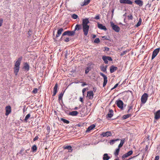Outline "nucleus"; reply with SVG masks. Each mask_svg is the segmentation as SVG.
<instances>
[{"label": "nucleus", "instance_id": "nucleus-1", "mask_svg": "<svg viewBox=\"0 0 160 160\" xmlns=\"http://www.w3.org/2000/svg\"><path fill=\"white\" fill-rule=\"evenodd\" d=\"M89 23V19L88 18L83 19L82 20V24H77L75 27L74 31H79L82 28L84 32V35L87 36L88 34L89 28V26L88 24Z\"/></svg>", "mask_w": 160, "mask_h": 160}, {"label": "nucleus", "instance_id": "nucleus-2", "mask_svg": "<svg viewBox=\"0 0 160 160\" xmlns=\"http://www.w3.org/2000/svg\"><path fill=\"white\" fill-rule=\"evenodd\" d=\"M75 32L74 31H67L63 32L62 35V37L60 38V40H62L63 38V36L68 35V36H73L74 35Z\"/></svg>", "mask_w": 160, "mask_h": 160}, {"label": "nucleus", "instance_id": "nucleus-3", "mask_svg": "<svg viewBox=\"0 0 160 160\" xmlns=\"http://www.w3.org/2000/svg\"><path fill=\"white\" fill-rule=\"evenodd\" d=\"M110 23L111 26L112 27L113 30L117 32H119L120 30V28L116 24H115L114 23L112 22H111Z\"/></svg>", "mask_w": 160, "mask_h": 160}, {"label": "nucleus", "instance_id": "nucleus-4", "mask_svg": "<svg viewBox=\"0 0 160 160\" xmlns=\"http://www.w3.org/2000/svg\"><path fill=\"white\" fill-rule=\"evenodd\" d=\"M148 97V94L146 93H144L142 96L141 100L142 103H145L147 102Z\"/></svg>", "mask_w": 160, "mask_h": 160}, {"label": "nucleus", "instance_id": "nucleus-5", "mask_svg": "<svg viewBox=\"0 0 160 160\" xmlns=\"http://www.w3.org/2000/svg\"><path fill=\"white\" fill-rule=\"evenodd\" d=\"M102 59L103 60L104 62L106 64L108 63V61H112V59L111 57L106 56H102Z\"/></svg>", "mask_w": 160, "mask_h": 160}, {"label": "nucleus", "instance_id": "nucleus-6", "mask_svg": "<svg viewBox=\"0 0 160 160\" xmlns=\"http://www.w3.org/2000/svg\"><path fill=\"white\" fill-rule=\"evenodd\" d=\"M115 104L117 106L122 110L123 109V103L121 100L118 99L116 101Z\"/></svg>", "mask_w": 160, "mask_h": 160}, {"label": "nucleus", "instance_id": "nucleus-7", "mask_svg": "<svg viewBox=\"0 0 160 160\" xmlns=\"http://www.w3.org/2000/svg\"><path fill=\"white\" fill-rule=\"evenodd\" d=\"M159 50L160 48H158L155 49L153 51L152 56V60L153 59L156 57L159 52Z\"/></svg>", "mask_w": 160, "mask_h": 160}, {"label": "nucleus", "instance_id": "nucleus-8", "mask_svg": "<svg viewBox=\"0 0 160 160\" xmlns=\"http://www.w3.org/2000/svg\"><path fill=\"white\" fill-rule=\"evenodd\" d=\"M112 135V133L110 131H107L106 132H103L101 134V136L102 137H105L110 136Z\"/></svg>", "mask_w": 160, "mask_h": 160}, {"label": "nucleus", "instance_id": "nucleus-9", "mask_svg": "<svg viewBox=\"0 0 160 160\" xmlns=\"http://www.w3.org/2000/svg\"><path fill=\"white\" fill-rule=\"evenodd\" d=\"M119 2L121 4H126L132 5V2L130 0H119Z\"/></svg>", "mask_w": 160, "mask_h": 160}, {"label": "nucleus", "instance_id": "nucleus-10", "mask_svg": "<svg viewBox=\"0 0 160 160\" xmlns=\"http://www.w3.org/2000/svg\"><path fill=\"white\" fill-rule=\"evenodd\" d=\"M6 113L5 115L8 116L11 112V107L9 106H7L5 108Z\"/></svg>", "mask_w": 160, "mask_h": 160}, {"label": "nucleus", "instance_id": "nucleus-11", "mask_svg": "<svg viewBox=\"0 0 160 160\" xmlns=\"http://www.w3.org/2000/svg\"><path fill=\"white\" fill-rule=\"evenodd\" d=\"M94 93L93 91H90L87 92V97L89 99H92L93 98Z\"/></svg>", "mask_w": 160, "mask_h": 160}, {"label": "nucleus", "instance_id": "nucleus-12", "mask_svg": "<svg viewBox=\"0 0 160 160\" xmlns=\"http://www.w3.org/2000/svg\"><path fill=\"white\" fill-rule=\"evenodd\" d=\"M22 59V57H21L18 58V60L16 62L14 66L16 67H20L21 61Z\"/></svg>", "mask_w": 160, "mask_h": 160}, {"label": "nucleus", "instance_id": "nucleus-13", "mask_svg": "<svg viewBox=\"0 0 160 160\" xmlns=\"http://www.w3.org/2000/svg\"><path fill=\"white\" fill-rule=\"evenodd\" d=\"M63 148L64 149H68L69 152H72L73 150V149L70 145H64L63 146Z\"/></svg>", "mask_w": 160, "mask_h": 160}, {"label": "nucleus", "instance_id": "nucleus-14", "mask_svg": "<svg viewBox=\"0 0 160 160\" xmlns=\"http://www.w3.org/2000/svg\"><path fill=\"white\" fill-rule=\"evenodd\" d=\"M135 3L138 5L139 7H141L143 4V1L141 0H135L134 1Z\"/></svg>", "mask_w": 160, "mask_h": 160}, {"label": "nucleus", "instance_id": "nucleus-15", "mask_svg": "<svg viewBox=\"0 0 160 160\" xmlns=\"http://www.w3.org/2000/svg\"><path fill=\"white\" fill-rule=\"evenodd\" d=\"M98 27L101 30H103L105 31L107 30V29L105 26H103L102 24L99 23L98 22Z\"/></svg>", "mask_w": 160, "mask_h": 160}, {"label": "nucleus", "instance_id": "nucleus-16", "mask_svg": "<svg viewBox=\"0 0 160 160\" xmlns=\"http://www.w3.org/2000/svg\"><path fill=\"white\" fill-rule=\"evenodd\" d=\"M118 69V68L117 67L112 65L110 67V72L111 73H113L117 70Z\"/></svg>", "mask_w": 160, "mask_h": 160}, {"label": "nucleus", "instance_id": "nucleus-17", "mask_svg": "<svg viewBox=\"0 0 160 160\" xmlns=\"http://www.w3.org/2000/svg\"><path fill=\"white\" fill-rule=\"evenodd\" d=\"M58 88V84L57 83L55 84V85L54 87L53 88V93L52 94V96H55L57 92V89Z\"/></svg>", "mask_w": 160, "mask_h": 160}, {"label": "nucleus", "instance_id": "nucleus-18", "mask_svg": "<svg viewBox=\"0 0 160 160\" xmlns=\"http://www.w3.org/2000/svg\"><path fill=\"white\" fill-rule=\"evenodd\" d=\"M155 114L154 118L156 120L160 118V110L157 111Z\"/></svg>", "mask_w": 160, "mask_h": 160}, {"label": "nucleus", "instance_id": "nucleus-19", "mask_svg": "<svg viewBox=\"0 0 160 160\" xmlns=\"http://www.w3.org/2000/svg\"><path fill=\"white\" fill-rule=\"evenodd\" d=\"M95 127V125L94 124L91 125L89 126L86 131V132H89L91 130L93 129Z\"/></svg>", "mask_w": 160, "mask_h": 160}, {"label": "nucleus", "instance_id": "nucleus-20", "mask_svg": "<svg viewBox=\"0 0 160 160\" xmlns=\"http://www.w3.org/2000/svg\"><path fill=\"white\" fill-rule=\"evenodd\" d=\"M113 115V111L111 109H109V112H108L107 116L109 118H111L112 117Z\"/></svg>", "mask_w": 160, "mask_h": 160}, {"label": "nucleus", "instance_id": "nucleus-21", "mask_svg": "<svg viewBox=\"0 0 160 160\" xmlns=\"http://www.w3.org/2000/svg\"><path fill=\"white\" fill-rule=\"evenodd\" d=\"M78 113L77 111H73L72 112H70L69 115L72 116H76L78 114Z\"/></svg>", "mask_w": 160, "mask_h": 160}, {"label": "nucleus", "instance_id": "nucleus-22", "mask_svg": "<svg viewBox=\"0 0 160 160\" xmlns=\"http://www.w3.org/2000/svg\"><path fill=\"white\" fill-rule=\"evenodd\" d=\"M63 31V29L62 28H60L59 29L57 32V34L56 35V37L58 38L59 37L61 34L62 32Z\"/></svg>", "mask_w": 160, "mask_h": 160}, {"label": "nucleus", "instance_id": "nucleus-23", "mask_svg": "<svg viewBox=\"0 0 160 160\" xmlns=\"http://www.w3.org/2000/svg\"><path fill=\"white\" fill-rule=\"evenodd\" d=\"M50 132V127L49 126H47L46 129L45 130L44 133L47 135L49 134Z\"/></svg>", "mask_w": 160, "mask_h": 160}, {"label": "nucleus", "instance_id": "nucleus-24", "mask_svg": "<svg viewBox=\"0 0 160 160\" xmlns=\"http://www.w3.org/2000/svg\"><path fill=\"white\" fill-rule=\"evenodd\" d=\"M110 158V157L108 155L107 153H105L103 155V160H108Z\"/></svg>", "mask_w": 160, "mask_h": 160}, {"label": "nucleus", "instance_id": "nucleus-25", "mask_svg": "<svg viewBox=\"0 0 160 160\" xmlns=\"http://www.w3.org/2000/svg\"><path fill=\"white\" fill-rule=\"evenodd\" d=\"M125 142V138H123V139H121V142L118 146V147L119 148H121L122 146Z\"/></svg>", "mask_w": 160, "mask_h": 160}, {"label": "nucleus", "instance_id": "nucleus-26", "mask_svg": "<svg viewBox=\"0 0 160 160\" xmlns=\"http://www.w3.org/2000/svg\"><path fill=\"white\" fill-rule=\"evenodd\" d=\"M132 116V114H128L127 115H123L122 118V120H125L127 118H129L131 117Z\"/></svg>", "mask_w": 160, "mask_h": 160}, {"label": "nucleus", "instance_id": "nucleus-27", "mask_svg": "<svg viewBox=\"0 0 160 160\" xmlns=\"http://www.w3.org/2000/svg\"><path fill=\"white\" fill-rule=\"evenodd\" d=\"M20 67H16L14 66V72L15 73V75H17L19 69Z\"/></svg>", "mask_w": 160, "mask_h": 160}, {"label": "nucleus", "instance_id": "nucleus-28", "mask_svg": "<svg viewBox=\"0 0 160 160\" xmlns=\"http://www.w3.org/2000/svg\"><path fill=\"white\" fill-rule=\"evenodd\" d=\"M23 68L27 71L29 70V66L27 63H25L24 64Z\"/></svg>", "mask_w": 160, "mask_h": 160}, {"label": "nucleus", "instance_id": "nucleus-29", "mask_svg": "<svg viewBox=\"0 0 160 160\" xmlns=\"http://www.w3.org/2000/svg\"><path fill=\"white\" fill-rule=\"evenodd\" d=\"M141 22H142V19H141V18H139V21H138V23H137V24L135 26V27L137 28V27H138L139 26L141 25Z\"/></svg>", "mask_w": 160, "mask_h": 160}, {"label": "nucleus", "instance_id": "nucleus-30", "mask_svg": "<svg viewBox=\"0 0 160 160\" xmlns=\"http://www.w3.org/2000/svg\"><path fill=\"white\" fill-rule=\"evenodd\" d=\"M90 1V0H84L82 6H84L88 5Z\"/></svg>", "mask_w": 160, "mask_h": 160}, {"label": "nucleus", "instance_id": "nucleus-31", "mask_svg": "<svg viewBox=\"0 0 160 160\" xmlns=\"http://www.w3.org/2000/svg\"><path fill=\"white\" fill-rule=\"evenodd\" d=\"M64 92H62L58 95V100L59 101L61 100H62V97L63 95Z\"/></svg>", "mask_w": 160, "mask_h": 160}, {"label": "nucleus", "instance_id": "nucleus-32", "mask_svg": "<svg viewBox=\"0 0 160 160\" xmlns=\"http://www.w3.org/2000/svg\"><path fill=\"white\" fill-rule=\"evenodd\" d=\"M119 151L120 148L118 147V148L116 149L114 153V155L116 156H117L118 155Z\"/></svg>", "mask_w": 160, "mask_h": 160}, {"label": "nucleus", "instance_id": "nucleus-33", "mask_svg": "<svg viewBox=\"0 0 160 160\" xmlns=\"http://www.w3.org/2000/svg\"><path fill=\"white\" fill-rule=\"evenodd\" d=\"M60 120L61 121H62L64 123L66 124H68L70 122L68 120L63 118H61Z\"/></svg>", "mask_w": 160, "mask_h": 160}, {"label": "nucleus", "instance_id": "nucleus-34", "mask_svg": "<svg viewBox=\"0 0 160 160\" xmlns=\"http://www.w3.org/2000/svg\"><path fill=\"white\" fill-rule=\"evenodd\" d=\"M31 149L32 152H35L37 150V147L35 145H34L31 148Z\"/></svg>", "mask_w": 160, "mask_h": 160}, {"label": "nucleus", "instance_id": "nucleus-35", "mask_svg": "<svg viewBox=\"0 0 160 160\" xmlns=\"http://www.w3.org/2000/svg\"><path fill=\"white\" fill-rule=\"evenodd\" d=\"M107 66H106L105 67L104 66H102L101 67V69L102 71L103 72H105L107 70Z\"/></svg>", "mask_w": 160, "mask_h": 160}, {"label": "nucleus", "instance_id": "nucleus-36", "mask_svg": "<svg viewBox=\"0 0 160 160\" xmlns=\"http://www.w3.org/2000/svg\"><path fill=\"white\" fill-rule=\"evenodd\" d=\"M31 115L30 113L28 114L25 117V118L24 119V121L25 122H27V120L30 117Z\"/></svg>", "mask_w": 160, "mask_h": 160}, {"label": "nucleus", "instance_id": "nucleus-37", "mask_svg": "<svg viewBox=\"0 0 160 160\" xmlns=\"http://www.w3.org/2000/svg\"><path fill=\"white\" fill-rule=\"evenodd\" d=\"M91 68L89 67H88L85 68V73L87 74L88 73L90 70H91Z\"/></svg>", "mask_w": 160, "mask_h": 160}, {"label": "nucleus", "instance_id": "nucleus-38", "mask_svg": "<svg viewBox=\"0 0 160 160\" xmlns=\"http://www.w3.org/2000/svg\"><path fill=\"white\" fill-rule=\"evenodd\" d=\"M63 40L66 42H68L70 41V39L69 38H66L64 36H63V38L62 40Z\"/></svg>", "mask_w": 160, "mask_h": 160}, {"label": "nucleus", "instance_id": "nucleus-39", "mask_svg": "<svg viewBox=\"0 0 160 160\" xmlns=\"http://www.w3.org/2000/svg\"><path fill=\"white\" fill-rule=\"evenodd\" d=\"M108 82L107 78H104V81L103 82V86L104 87L106 85Z\"/></svg>", "mask_w": 160, "mask_h": 160}, {"label": "nucleus", "instance_id": "nucleus-40", "mask_svg": "<svg viewBox=\"0 0 160 160\" xmlns=\"http://www.w3.org/2000/svg\"><path fill=\"white\" fill-rule=\"evenodd\" d=\"M129 156L128 155H127V153L124 154L122 156V159H124L125 158H126Z\"/></svg>", "mask_w": 160, "mask_h": 160}, {"label": "nucleus", "instance_id": "nucleus-41", "mask_svg": "<svg viewBox=\"0 0 160 160\" xmlns=\"http://www.w3.org/2000/svg\"><path fill=\"white\" fill-rule=\"evenodd\" d=\"M100 40L99 38H96L94 40V42L97 43H98L100 42Z\"/></svg>", "mask_w": 160, "mask_h": 160}, {"label": "nucleus", "instance_id": "nucleus-42", "mask_svg": "<svg viewBox=\"0 0 160 160\" xmlns=\"http://www.w3.org/2000/svg\"><path fill=\"white\" fill-rule=\"evenodd\" d=\"M78 17V16L77 15H76L75 14H73L72 16V18L74 19H76Z\"/></svg>", "mask_w": 160, "mask_h": 160}, {"label": "nucleus", "instance_id": "nucleus-43", "mask_svg": "<svg viewBox=\"0 0 160 160\" xmlns=\"http://www.w3.org/2000/svg\"><path fill=\"white\" fill-rule=\"evenodd\" d=\"M100 14H98L94 18L96 20H99L100 19Z\"/></svg>", "mask_w": 160, "mask_h": 160}, {"label": "nucleus", "instance_id": "nucleus-44", "mask_svg": "<svg viewBox=\"0 0 160 160\" xmlns=\"http://www.w3.org/2000/svg\"><path fill=\"white\" fill-rule=\"evenodd\" d=\"M118 140H119V139H116V140H111L110 141V144H113L116 141H117Z\"/></svg>", "mask_w": 160, "mask_h": 160}, {"label": "nucleus", "instance_id": "nucleus-45", "mask_svg": "<svg viewBox=\"0 0 160 160\" xmlns=\"http://www.w3.org/2000/svg\"><path fill=\"white\" fill-rule=\"evenodd\" d=\"M132 102L130 104L131 106H128V108L130 110H132L133 107V105H132Z\"/></svg>", "mask_w": 160, "mask_h": 160}, {"label": "nucleus", "instance_id": "nucleus-46", "mask_svg": "<svg viewBox=\"0 0 160 160\" xmlns=\"http://www.w3.org/2000/svg\"><path fill=\"white\" fill-rule=\"evenodd\" d=\"M128 19L129 20H132L133 19V17L132 14H130L128 16Z\"/></svg>", "mask_w": 160, "mask_h": 160}, {"label": "nucleus", "instance_id": "nucleus-47", "mask_svg": "<svg viewBox=\"0 0 160 160\" xmlns=\"http://www.w3.org/2000/svg\"><path fill=\"white\" fill-rule=\"evenodd\" d=\"M132 153L133 151L132 150L129 151L127 153V155H128L129 156L132 154Z\"/></svg>", "mask_w": 160, "mask_h": 160}, {"label": "nucleus", "instance_id": "nucleus-48", "mask_svg": "<svg viewBox=\"0 0 160 160\" xmlns=\"http://www.w3.org/2000/svg\"><path fill=\"white\" fill-rule=\"evenodd\" d=\"M100 74L101 76H102L103 78V79L107 78V76L102 72H100Z\"/></svg>", "mask_w": 160, "mask_h": 160}, {"label": "nucleus", "instance_id": "nucleus-49", "mask_svg": "<svg viewBox=\"0 0 160 160\" xmlns=\"http://www.w3.org/2000/svg\"><path fill=\"white\" fill-rule=\"evenodd\" d=\"M127 52V51H125L122 52L121 53L120 55L121 56H123L125 54H126V53Z\"/></svg>", "mask_w": 160, "mask_h": 160}, {"label": "nucleus", "instance_id": "nucleus-50", "mask_svg": "<svg viewBox=\"0 0 160 160\" xmlns=\"http://www.w3.org/2000/svg\"><path fill=\"white\" fill-rule=\"evenodd\" d=\"M38 89L37 88H34L32 92L34 93H36L37 92Z\"/></svg>", "mask_w": 160, "mask_h": 160}, {"label": "nucleus", "instance_id": "nucleus-51", "mask_svg": "<svg viewBox=\"0 0 160 160\" xmlns=\"http://www.w3.org/2000/svg\"><path fill=\"white\" fill-rule=\"evenodd\" d=\"M32 33V31L31 30H29L28 32V37H30Z\"/></svg>", "mask_w": 160, "mask_h": 160}, {"label": "nucleus", "instance_id": "nucleus-52", "mask_svg": "<svg viewBox=\"0 0 160 160\" xmlns=\"http://www.w3.org/2000/svg\"><path fill=\"white\" fill-rule=\"evenodd\" d=\"M3 22V19L2 18H0V27L2 26Z\"/></svg>", "mask_w": 160, "mask_h": 160}, {"label": "nucleus", "instance_id": "nucleus-53", "mask_svg": "<svg viewBox=\"0 0 160 160\" xmlns=\"http://www.w3.org/2000/svg\"><path fill=\"white\" fill-rule=\"evenodd\" d=\"M109 48H108L107 47H104V51H109Z\"/></svg>", "mask_w": 160, "mask_h": 160}, {"label": "nucleus", "instance_id": "nucleus-54", "mask_svg": "<svg viewBox=\"0 0 160 160\" xmlns=\"http://www.w3.org/2000/svg\"><path fill=\"white\" fill-rule=\"evenodd\" d=\"M159 156L158 155L156 156L155 157V159L154 160H159Z\"/></svg>", "mask_w": 160, "mask_h": 160}, {"label": "nucleus", "instance_id": "nucleus-55", "mask_svg": "<svg viewBox=\"0 0 160 160\" xmlns=\"http://www.w3.org/2000/svg\"><path fill=\"white\" fill-rule=\"evenodd\" d=\"M24 149L23 148H22L20 150V151L19 152V153L20 154H21L22 153V152L24 151Z\"/></svg>", "mask_w": 160, "mask_h": 160}, {"label": "nucleus", "instance_id": "nucleus-56", "mask_svg": "<svg viewBox=\"0 0 160 160\" xmlns=\"http://www.w3.org/2000/svg\"><path fill=\"white\" fill-rule=\"evenodd\" d=\"M38 136H36L33 139V141H36V140H38Z\"/></svg>", "mask_w": 160, "mask_h": 160}, {"label": "nucleus", "instance_id": "nucleus-57", "mask_svg": "<svg viewBox=\"0 0 160 160\" xmlns=\"http://www.w3.org/2000/svg\"><path fill=\"white\" fill-rule=\"evenodd\" d=\"M118 83L116 84H115V86H114L113 88L111 89L112 90V89H113L116 88L118 87Z\"/></svg>", "mask_w": 160, "mask_h": 160}, {"label": "nucleus", "instance_id": "nucleus-58", "mask_svg": "<svg viewBox=\"0 0 160 160\" xmlns=\"http://www.w3.org/2000/svg\"><path fill=\"white\" fill-rule=\"evenodd\" d=\"M107 36H104L103 37H102V38H104L106 40H108L109 39L107 38Z\"/></svg>", "mask_w": 160, "mask_h": 160}, {"label": "nucleus", "instance_id": "nucleus-59", "mask_svg": "<svg viewBox=\"0 0 160 160\" xmlns=\"http://www.w3.org/2000/svg\"><path fill=\"white\" fill-rule=\"evenodd\" d=\"M86 88H84L82 90V92L83 95H84V93L86 91Z\"/></svg>", "mask_w": 160, "mask_h": 160}, {"label": "nucleus", "instance_id": "nucleus-60", "mask_svg": "<svg viewBox=\"0 0 160 160\" xmlns=\"http://www.w3.org/2000/svg\"><path fill=\"white\" fill-rule=\"evenodd\" d=\"M80 101L82 103H83V98L81 97L80 98Z\"/></svg>", "mask_w": 160, "mask_h": 160}, {"label": "nucleus", "instance_id": "nucleus-61", "mask_svg": "<svg viewBox=\"0 0 160 160\" xmlns=\"http://www.w3.org/2000/svg\"><path fill=\"white\" fill-rule=\"evenodd\" d=\"M82 126V124H81V123H78V124H77V125H76V126H77L78 127H81Z\"/></svg>", "mask_w": 160, "mask_h": 160}, {"label": "nucleus", "instance_id": "nucleus-62", "mask_svg": "<svg viewBox=\"0 0 160 160\" xmlns=\"http://www.w3.org/2000/svg\"><path fill=\"white\" fill-rule=\"evenodd\" d=\"M87 85V84L85 82H84L82 85V87L84 86L85 85Z\"/></svg>", "mask_w": 160, "mask_h": 160}, {"label": "nucleus", "instance_id": "nucleus-63", "mask_svg": "<svg viewBox=\"0 0 160 160\" xmlns=\"http://www.w3.org/2000/svg\"><path fill=\"white\" fill-rule=\"evenodd\" d=\"M92 38H95L96 37V35L94 34H92Z\"/></svg>", "mask_w": 160, "mask_h": 160}, {"label": "nucleus", "instance_id": "nucleus-64", "mask_svg": "<svg viewBox=\"0 0 160 160\" xmlns=\"http://www.w3.org/2000/svg\"><path fill=\"white\" fill-rule=\"evenodd\" d=\"M132 112V110H131L128 109V110L127 111V112L128 113H129V112Z\"/></svg>", "mask_w": 160, "mask_h": 160}]
</instances>
